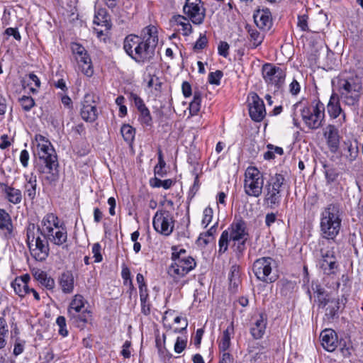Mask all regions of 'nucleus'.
<instances>
[{"instance_id": "7", "label": "nucleus", "mask_w": 363, "mask_h": 363, "mask_svg": "<svg viewBox=\"0 0 363 363\" xmlns=\"http://www.w3.org/2000/svg\"><path fill=\"white\" fill-rule=\"evenodd\" d=\"M35 226L30 224L26 230V242L31 255V257L38 262L45 261L49 256V242L40 238L38 235L35 236Z\"/></svg>"}, {"instance_id": "4", "label": "nucleus", "mask_w": 363, "mask_h": 363, "mask_svg": "<svg viewBox=\"0 0 363 363\" xmlns=\"http://www.w3.org/2000/svg\"><path fill=\"white\" fill-rule=\"evenodd\" d=\"M140 45L135 53L134 60L138 63L150 61L155 55L158 43L157 28L149 25L144 28L140 33Z\"/></svg>"}, {"instance_id": "54", "label": "nucleus", "mask_w": 363, "mask_h": 363, "mask_svg": "<svg viewBox=\"0 0 363 363\" xmlns=\"http://www.w3.org/2000/svg\"><path fill=\"white\" fill-rule=\"evenodd\" d=\"M71 50L74 58L79 55H84L85 52H87L84 47L77 43L71 44Z\"/></svg>"}, {"instance_id": "39", "label": "nucleus", "mask_w": 363, "mask_h": 363, "mask_svg": "<svg viewBox=\"0 0 363 363\" xmlns=\"http://www.w3.org/2000/svg\"><path fill=\"white\" fill-rule=\"evenodd\" d=\"M247 31L250 35V40L252 44V48H256L262 44L264 40L263 35H262L256 28H249Z\"/></svg>"}, {"instance_id": "29", "label": "nucleus", "mask_w": 363, "mask_h": 363, "mask_svg": "<svg viewBox=\"0 0 363 363\" xmlns=\"http://www.w3.org/2000/svg\"><path fill=\"white\" fill-rule=\"evenodd\" d=\"M74 59L77 63V68L79 70H80L86 77H91L93 75L94 69L92 62L87 52H85L84 55H79Z\"/></svg>"}, {"instance_id": "9", "label": "nucleus", "mask_w": 363, "mask_h": 363, "mask_svg": "<svg viewBox=\"0 0 363 363\" xmlns=\"http://www.w3.org/2000/svg\"><path fill=\"white\" fill-rule=\"evenodd\" d=\"M37 154L49 172L58 166L57 157L51 143L43 135H36Z\"/></svg>"}, {"instance_id": "43", "label": "nucleus", "mask_w": 363, "mask_h": 363, "mask_svg": "<svg viewBox=\"0 0 363 363\" xmlns=\"http://www.w3.org/2000/svg\"><path fill=\"white\" fill-rule=\"evenodd\" d=\"M176 21L182 26V30L184 35H189L192 32V26L189 21L182 16H178Z\"/></svg>"}, {"instance_id": "28", "label": "nucleus", "mask_w": 363, "mask_h": 363, "mask_svg": "<svg viewBox=\"0 0 363 363\" xmlns=\"http://www.w3.org/2000/svg\"><path fill=\"white\" fill-rule=\"evenodd\" d=\"M30 279L28 274H24L20 277L16 278L12 282L11 286L15 293L20 297H24L26 295L30 294V288L28 286Z\"/></svg>"}, {"instance_id": "34", "label": "nucleus", "mask_w": 363, "mask_h": 363, "mask_svg": "<svg viewBox=\"0 0 363 363\" xmlns=\"http://www.w3.org/2000/svg\"><path fill=\"white\" fill-rule=\"evenodd\" d=\"M0 230L5 232L6 237H10L13 230L10 215L1 208H0Z\"/></svg>"}, {"instance_id": "12", "label": "nucleus", "mask_w": 363, "mask_h": 363, "mask_svg": "<svg viewBox=\"0 0 363 363\" xmlns=\"http://www.w3.org/2000/svg\"><path fill=\"white\" fill-rule=\"evenodd\" d=\"M245 192L247 195L259 197L262 192L264 179L262 173L255 167H249L245 173Z\"/></svg>"}, {"instance_id": "42", "label": "nucleus", "mask_w": 363, "mask_h": 363, "mask_svg": "<svg viewBox=\"0 0 363 363\" xmlns=\"http://www.w3.org/2000/svg\"><path fill=\"white\" fill-rule=\"evenodd\" d=\"M9 333L8 325L6 320L0 317V346L5 347L6 345V337Z\"/></svg>"}, {"instance_id": "51", "label": "nucleus", "mask_w": 363, "mask_h": 363, "mask_svg": "<svg viewBox=\"0 0 363 363\" xmlns=\"http://www.w3.org/2000/svg\"><path fill=\"white\" fill-rule=\"evenodd\" d=\"M326 181L328 184H331L336 181L339 177V172L335 168L331 167L326 169L324 172Z\"/></svg>"}, {"instance_id": "30", "label": "nucleus", "mask_w": 363, "mask_h": 363, "mask_svg": "<svg viewBox=\"0 0 363 363\" xmlns=\"http://www.w3.org/2000/svg\"><path fill=\"white\" fill-rule=\"evenodd\" d=\"M359 155V147L357 144L354 145L351 140L344 141L342 152V157L349 163L354 162Z\"/></svg>"}, {"instance_id": "14", "label": "nucleus", "mask_w": 363, "mask_h": 363, "mask_svg": "<svg viewBox=\"0 0 363 363\" xmlns=\"http://www.w3.org/2000/svg\"><path fill=\"white\" fill-rule=\"evenodd\" d=\"M175 220L169 211L161 209L157 211L152 218L155 230L164 235L169 236L174 230Z\"/></svg>"}, {"instance_id": "58", "label": "nucleus", "mask_w": 363, "mask_h": 363, "mask_svg": "<svg viewBox=\"0 0 363 363\" xmlns=\"http://www.w3.org/2000/svg\"><path fill=\"white\" fill-rule=\"evenodd\" d=\"M130 99L132 101H133L134 104L138 111L147 107L145 106L143 100L139 96H138L136 94L131 93L130 94Z\"/></svg>"}, {"instance_id": "38", "label": "nucleus", "mask_w": 363, "mask_h": 363, "mask_svg": "<svg viewBox=\"0 0 363 363\" xmlns=\"http://www.w3.org/2000/svg\"><path fill=\"white\" fill-rule=\"evenodd\" d=\"M201 94L199 91L194 93V98L192 101L189 104V113L191 116L196 115L201 108Z\"/></svg>"}, {"instance_id": "52", "label": "nucleus", "mask_w": 363, "mask_h": 363, "mask_svg": "<svg viewBox=\"0 0 363 363\" xmlns=\"http://www.w3.org/2000/svg\"><path fill=\"white\" fill-rule=\"evenodd\" d=\"M187 344L186 339L178 337L174 344V350L176 353H182L186 348Z\"/></svg>"}, {"instance_id": "25", "label": "nucleus", "mask_w": 363, "mask_h": 363, "mask_svg": "<svg viewBox=\"0 0 363 363\" xmlns=\"http://www.w3.org/2000/svg\"><path fill=\"white\" fill-rule=\"evenodd\" d=\"M44 238L55 245L61 246L67 240V232L65 227L59 224L53 229V233H50Z\"/></svg>"}, {"instance_id": "59", "label": "nucleus", "mask_w": 363, "mask_h": 363, "mask_svg": "<svg viewBox=\"0 0 363 363\" xmlns=\"http://www.w3.org/2000/svg\"><path fill=\"white\" fill-rule=\"evenodd\" d=\"M230 46L228 43L225 41H220L218 46V52L220 56L227 57L229 55Z\"/></svg>"}, {"instance_id": "8", "label": "nucleus", "mask_w": 363, "mask_h": 363, "mask_svg": "<svg viewBox=\"0 0 363 363\" xmlns=\"http://www.w3.org/2000/svg\"><path fill=\"white\" fill-rule=\"evenodd\" d=\"M301 115L304 124L309 129H318L325 120V106L320 101H313L301 109Z\"/></svg>"}, {"instance_id": "62", "label": "nucleus", "mask_w": 363, "mask_h": 363, "mask_svg": "<svg viewBox=\"0 0 363 363\" xmlns=\"http://www.w3.org/2000/svg\"><path fill=\"white\" fill-rule=\"evenodd\" d=\"M130 342L128 340L123 343L121 354L124 358H129L130 357Z\"/></svg>"}, {"instance_id": "22", "label": "nucleus", "mask_w": 363, "mask_h": 363, "mask_svg": "<svg viewBox=\"0 0 363 363\" xmlns=\"http://www.w3.org/2000/svg\"><path fill=\"white\" fill-rule=\"evenodd\" d=\"M321 345L328 352H333L338 345L337 335L332 329L323 330L320 335Z\"/></svg>"}, {"instance_id": "11", "label": "nucleus", "mask_w": 363, "mask_h": 363, "mask_svg": "<svg viewBox=\"0 0 363 363\" xmlns=\"http://www.w3.org/2000/svg\"><path fill=\"white\" fill-rule=\"evenodd\" d=\"M262 75L267 86L276 91L284 85L286 72L281 67L265 63L262 67Z\"/></svg>"}, {"instance_id": "5", "label": "nucleus", "mask_w": 363, "mask_h": 363, "mask_svg": "<svg viewBox=\"0 0 363 363\" xmlns=\"http://www.w3.org/2000/svg\"><path fill=\"white\" fill-rule=\"evenodd\" d=\"M86 301L81 294H75L67 308V317L75 327L83 329L88 322L90 312L85 308Z\"/></svg>"}, {"instance_id": "61", "label": "nucleus", "mask_w": 363, "mask_h": 363, "mask_svg": "<svg viewBox=\"0 0 363 363\" xmlns=\"http://www.w3.org/2000/svg\"><path fill=\"white\" fill-rule=\"evenodd\" d=\"M4 34L7 36H13L16 40L20 41L21 36L16 28H8L5 30Z\"/></svg>"}, {"instance_id": "48", "label": "nucleus", "mask_w": 363, "mask_h": 363, "mask_svg": "<svg viewBox=\"0 0 363 363\" xmlns=\"http://www.w3.org/2000/svg\"><path fill=\"white\" fill-rule=\"evenodd\" d=\"M223 76V73L220 70H216L208 74V82L211 84L220 85V79Z\"/></svg>"}, {"instance_id": "36", "label": "nucleus", "mask_w": 363, "mask_h": 363, "mask_svg": "<svg viewBox=\"0 0 363 363\" xmlns=\"http://www.w3.org/2000/svg\"><path fill=\"white\" fill-rule=\"evenodd\" d=\"M340 308L339 300L331 299L325 308V316L328 320H333L337 314Z\"/></svg>"}, {"instance_id": "46", "label": "nucleus", "mask_w": 363, "mask_h": 363, "mask_svg": "<svg viewBox=\"0 0 363 363\" xmlns=\"http://www.w3.org/2000/svg\"><path fill=\"white\" fill-rule=\"evenodd\" d=\"M139 121L140 123L146 126H151L152 123V118L147 107L139 111Z\"/></svg>"}, {"instance_id": "44", "label": "nucleus", "mask_w": 363, "mask_h": 363, "mask_svg": "<svg viewBox=\"0 0 363 363\" xmlns=\"http://www.w3.org/2000/svg\"><path fill=\"white\" fill-rule=\"evenodd\" d=\"M230 241L229 238L228 230H224L220 237L218 241L219 250L218 252L222 254L227 251L228 247V242Z\"/></svg>"}, {"instance_id": "47", "label": "nucleus", "mask_w": 363, "mask_h": 363, "mask_svg": "<svg viewBox=\"0 0 363 363\" xmlns=\"http://www.w3.org/2000/svg\"><path fill=\"white\" fill-rule=\"evenodd\" d=\"M213 216V211L211 207L208 206L204 208L203 211V218L201 220V224L204 228H206L212 221Z\"/></svg>"}, {"instance_id": "16", "label": "nucleus", "mask_w": 363, "mask_h": 363, "mask_svg": "<svg viewBox=\"0 0 363 363\" xmlns=\"http://www.w3.org/2000/svg\"><path fill=\"white\" fill-rule=\"evenodd\" d=\"M342 99L333 92L326 106L327 112L331 120L337 119L338 126H341L347 121V114L341 106Z\"/></svg>"}, {"instance_id": "57", "label": "nucleus", "mask_w": 363, "mask_h": 363, "mask_svg": "<svg viewBox=\"0 0 363 363\" xmlns=\"http://www.w3.org/2000/svg\"><path fill=\"white\" fill-rule=\"evenodd\" d=\"M308 16L306 14L298 16L297 26L302 31H307L308 30Z\"/></svg>"}, {"instance_id": "33", "label": "nucleus", "mask_w": 363, "mask_h": 363, "mask_svg": "<svg viewBox=\"0 0 363 363\" xmlns=\"http://www.w3.org/2000/svg\"><path fill=\"white\" fill-rule=\"evenodd\" d=\"M233 334L234 325L233 322H231L223 333V335L218 345L220 351L226 352V350H228L230 346V340Z\"/></svg>"}, {"instance_id": "64", "label": "nucleus", "mask_w": 363, "mask_h": 363, "mask_svg": "<svg viewBox=\"0 0 363 363\" xmlns=\"http://www.w3.org/2000/svg\"><path fill=\"white\" fill-rule=\"evenodd\" d=\"M340 352L344 357H349L352 354V347L349 344L346 345L345 342L343 345L340 342Z\"/></svg>"}, {"instance_id": "41", "label": "nucleus", "mask_w": 363, "mask_h": 363, "mask_svg": "<svg viewBox=\"0 0 363 363\" xmlns=\"http://www.w3.org/2000/svg\"><path fill=\"white\" fill-rule=\"evenodd\" d=\"M121 133L125 141L131 143L135 138V130L131 125L124 124L121 128Z\"/></svg>"}, {"instance_id": "31", "label": "nucleus", "mask_w": 363, "mask_h": 363, "mask_svg": "<svg viewBox=\"0 0 363 363\" xmlns=\"http://www.w3.org/2000/svg\"><path fill=\"white\" fill-rule=\"evenodd\" d=\"M59 284L64 294H72L74 289V278L72 272H63L59 278Z\"/></svg>"}, {"instance_id": "1", "label": "nucleus", "mask_w": 363, "mask_h": 363, "mask_svg": "<svg viewBox=\"0 0 363 363\" xmlns=\"http://www.w3.org/2000/svg\"><path fill=\"white\" fill-rule=\"evenodd\" d=\"M332 82L342 103L352 110L357 109L363 94L361 79L354 72H342Z\"/></svg>"}, {"instance_id": "6", "label": "nucleus", "mask_w": 363, "mask_h": 363, "mask_svg": "<svg viewBox=\"0 0 363 363\" xmlns=\"http://www.w3.org/2000/svg\"><path fill=\"white\" fill-rule=\"evenodd\" d=\"M285 178L281 174L272 177L264 186V203L269 208H278L281 201Z\"/></svg>"}, {"instance_id": "23", "label": "nucleus", "mask_w": 363, "mask_h": 363, "mask_svg": "<svg viewBox=\"0 0 363 363\" xmlns=\"http://www.w3.org/2000/svg\"><path fill=\"white\" fill-rule=\"evenodd\" d=\"M1 191L4 198L11 203L17 205L21 203L23 195L20 189L8 184H0Z\"/></svg>"}, {"instance_id": "53", "label": "nucleus", "mask_w": 363, "mask_h": 363, "mask_svg": "<svg viewBox=\"0 0 363 363\" xmlns=\"http://www.w3.org/2000/svg\"><path fill=\"white\" fill-rule=\"evenodd\" d=\"M93 257L94 258L95 262H100L103 259L101 255V247L99 242L94 243L92 246Z\"/></svg>"}, {"instance_id": "21", "label": "nucleus", "mask_w": 363, "mask_h": 363, "mask_svg": "<svg viewBox=\"0 0 363 363\" xmlns=\"http://www.w3.org/2000/svg\"><path fill=\"white\" fill-rule=\"evenodd\" d=\"M59 224L58 217L55 214L50 213L43 218L40 225L37 228V231L44 238L50 233H53V229Z\"/></svg>"}, {"instance_id": "17", "label": "nucleus", "mask_w": 363, "mask_h": 363, "mask_svg": "<svg viewBox=\"0 0 363 363\" xmlns=\"http://www.w3.org/2000/svg\"><path fill=\"white\" fill-rule=\"evenodd\" d=\"M184 13L195 24H201L205 18V9L201 0H186Z\"/></svg>"}, {"instance_id": "35", "label": "nucleus", "mask_w": 363, "mask_h": 363, "mask_svg": "<svg viewBox=\"0 0 363 363\" xmlns=\"http://www.w3.org/2000/svg\"><path fill=\"white\" fill-rule=\"evenodd\" d=\"M228 279L230 289L233 290L234 291H237L238 287L240 283V271L239 267L237 265H233L231 267L228 275Z\"/></svg>"}, {"instance_id": "10", "label": "nucleus", "mask_w": 363, "mask_h": 363, "mask_svg": "<svg viewBox=\"0 0 363 363\" xmlns=\"http://www.w3.org/2000/svg\"><path fill=\"white\" fill-rule=\"evenodd\" d=\"M230 241L237 245L236 251L242 255L245 250V243L250 238L247 223L242 218H235L227 230Z\"/></svg>"}, {"instance_id": "45", "label": "nucleus", "mask_w": 363, "mask_h": 363, "mask_svg": "<svg viewBox=\"0 0 363 363\" xmlns=\"http://www.w3.org/2000/svg\"><path fill=\"white\" fill-rule=\"evenodd\" d=\"M19 103L24 111L28 112L35 105L34 99L31 96H23L19 98Z\"/></svg>"}, {"instance_id": "49", "label": "nucleus", "mask_w": 363, "mask_h": 363, "mask_svg": "<svg viewBox=\"0 0 363 363\" xmlns=\"http://www.w3.org/2000/svg\"><path fill=\"white\" fill-rule=\"evenodd\" d=\"M56 323L59 327L58 333L62 337L68 335V330L67 329L66 319L64 316H58L56 320Z\"/></svg>"}, {"instance_id": "3", "label": "nucleus", "mask_w": 363, "mask_h": 363, "mask_svg": "<svg viewBox=\"0 0 363 363\" xmlns=\"http://www.w3.org/2000/svg\"><path fill=\"white\" fill-rule=\"evenodd\" d=\"M342 212L337 203H330L320 214V230L323 238L334 240L342 228Z\"/></svg>"}, {"instance_id": "60", "label": "nucleus", "mask_w": 363, "mask_h": 363, "mask_svg": "<svg viewBox=\"0 0 363 363\" xmlns=\"http://www.w3.org/2000/svg\"><path fill=\"white\" fill-rule=\"evenodd\" d=\"M29 159H30V155H29V152H28V150H21V152L20 153L19 160H20L21 164H22V166L24 168L28 167Z\"/></svg>"}, {"instance_id": "18", "label": "nucleus", "mask_w": 363, "mask_h": 363, "mask_svg": "<svg viewBox=\"0 0 363 363\" xmlns=\"http://www.w3.org/2000/svg\"><path fill=\"white\" fill-rule=\"evenodd\" d=\"M249 113L252 120L256 122L262 121L266 115L264 101L256 93L251 94Z\"/></svg>"}, {"instance_id": "37", "label": "nucleus", "mask_w": 363, "mask_h": 363, "mask_svg": "<svg viewBox=\"0 0 363 363\" xmlns=\"http://www.w3.org/2000/svg\"><path fill=\"white\" fill-rule=\"evenodd\" d=\"M27 86L29 87L30 91L35 94L38 92L41 82L39 77L34 73H30L26 77Z\"/></svg>"}, {"instance_id": "2", "label": "nucleus", "mask_w": 363, "mask_h": 363, "mask_svg": "<svg viewBox=\"0 0 363 363\" xmlns=\"http://www.w3.org/2000/svg\"><path fill=\"white\" fill-rule=\"evenodd\" d=\"M171 250L172 262L167 273L172 284L183 286L186 284L184 278L196 267V262L191 256L187 255L186 250L177 246H172Z\"/></svg>"}, {"instance_id": "40", "label": "nucleus", "mask_w": 363, "mask_h": 363, "mask_svg": "<svg viewBox=\"0 0 363 363\" xmlns=\"http://www.w3.org/2000/svg\"><path fill=\"white\" fill-rule=\"evenodd\" d=\"M94 23L97 26L105 27L106 30H108L111 27L108 16L106 13V11L104 10L99 11L95 15Z\"/></svg>"}, {"instance_id": "19", "label": "nucleus", "mask_w": 363, "mask_h": 363, "mask_svg": "<svg viewBox=\"0 0 363 363\" xmlns=\"http://www.w3.org/2000/svg\"><path fill=\"white\" fill-rule=\"evenodd\" d=\"M323 136L330 152L336 153L340 143V135L337 126L333 124H328L323 131Z\"/></svg>"}, {"instance_id": "15", "label": "nucleus", "mask_w": 363, "mask_h": 363, "mask_svg": "<svg viewBox=\"0 0 363 363\" xmlns=\"http://www.w3.org/2000/svg\"><path fill=\"white\" fill-rule=\"evenodd\" d=\"M320 255L318 264L323 273L329 276L336 274L339 264L333 247L321 249Z\"/></svg>"}, {"instance_id": "26", "label": "nucleus", "mask_w": 363, "mask_h": 363, "mask_svg": "<svg viewBox=\"0 0 363 363\" xmlns=\"http://www.w3.org/2000/svg\"><path fill=\"white\" fill-rule=\"evenodd\" d=\"M23 178L25 179L23 184L24 194L28 196L29 200L33 201L37 194V177L33 172H31L24 174Z\"/></svg>"}, {"instance_id": "50", "label": "nucleus", "mask_w": 363, "mask_h": 363, "mask_svg": "<svg viewBox=\"0 0 363 363\" xmlns=\"http://www.w3.org/2000/svg\"><path fill=\"white\" fill-rule=\"evenodd\" d=\"M165 165H166V162L164 160L162 150L160 149L158 150V163L155 167V169H154L155 173L156 174H158V175L162 177L164 174L163 169L165 167Z\"/></svg>"}, {"instance_id": "56", "label": "nucleus", "mask_w": 363, "mask_h": 363, "mask_svg": "<svg viewBox=\"0 0 363 363\" xmlns=\"http://www.w3.org/2000/svg\"><path fill=\"white\" fill-rule=\"evenodd\" d=\"M208 40L205 34H200L199 39L196 41L194 49L195 50H203L207 45Z\"/></svg>"}, {"instance_id": "13", "label": "nucleus", "mask_w": 363, "mask_h": 363, "mask_svg": "<svg viewBox=\"0 0 363 363\" xmlns=\"http://www.w3.org/2000/svg\"><path fill=\"white\" fill-rule=\"evenodd\" d=\"M277 267V262L270 257H263L257 259L252 265V272L257 279L266 282L275 281L276 277L272 276L273 269Z\"/></svg>"}, {"instance_id": "63", "label": "nucleus", "mask_w": 363, "mask_h": 363, "mask_svg": "<svg viewBox=\"0 0 363 363\" xmlns=\"http://www.w3.org/2000/svg\"><path fill=\"white\" fill-rule=\"evenodd\" d=\"M301 90V86L299 83L294 79L291 83L289 84V91L292 95L296 96Z\"/></svg>"}, {"instance_id": "55", "label": "nucleus", "mask_w": 363, "mask_h": 363, "mask_svg": "<svg viewBox=\"0 0 363 363\" xmlns=\"http://www.w3.org/2000/svg\"><path fill=\"white\" fill-rule=\"evenodd\" d=\"M173 184H174V181L170 179H165V180L155 179V184H153V186L154 187H163L164 189H168L172 186Z\"/></svg>"}, {"instance_id": "27", "label": "nucleus", "mask_w": 363, "mask_h": 363, "mask_svg": "<svg viewBox=\"0 0 363 363\" xmlns=\"http://www.w3.org/2000/svg\"><path fill=\"white\" fill-rule=\"evenodd\" d=\"M253 17L257 27L263 30L270 28L272 26V15L269 9L258 10Z\"/></svg>"}, {"instance_id": "24", "label": "nucleus", "mask_w": 363, "mask_h": 363, "mask_svg": "<svg viewBox=\"0 0 363 363\" xmlns=\"http://www.w3.org/2000/svg\"><path fill=\"white\" fill-rule=\"evenodd\" d=\"M89 98V96L88 95L85 96L82 104L80 115L84 121L92 123L95 121L98 117V110L96 106L94 104V101L92 104L89 103L88 100Z\"/></svg>"}, {"instance_id": "20", "label": "nucleus", "mask_w": 363, "mask_h": 363, "mask_svg": "<svg viewBox=\"0 0 363 363\" xmlns=\"http://www.w3.org/2000/svg\"><path fill=\"white\" fill-rule=\"evenodd\" d=\"M267 316L264 313H259L252 318L250 326V334L256 340L261 339L265 333L267 327Z\"/></svg>"}, {"instance_id": "32", "label": "nucleus", "mask_w": 363, "mask_h": 363, "mask_svg": "<svg viewBox=\"0 0 363 363\" xmlns=\"http://www.w3.org/2000/svg\"><path fill=\"white\" fill-rule=\"evenodd\" d=\"M140 37L137 35H128L125 37L123 42V49L125 52L134 60L135 53L136 50L138 49L140 45Z\"/></svg>"}]
</instances>
